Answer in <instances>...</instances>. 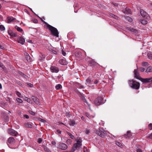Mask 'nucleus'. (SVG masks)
<instances>
[{
	"label": "nucleus",
	"instance_id": "obj_44",
	"mask_svg": "<svg viewBox=\"0 0 152 152\" xmlns=\"http://www.w3.org/2000/svg\"><path fill=\"white\" fill-rule=\"evenodd\" d=\"M85 133L87 134H89L90 132L88 129H86L85 131Z\"/></svg>",
	"mask_w": 152,
	"mask_h": 152
},
{
	"label": "nucleus",
	"instance_id": "obj_46",
	"mask_svg": "<svg viewBox=\"0 0 152 152\" xmlns=\"http://www.w3.org/2000/svg\"><path fill=\"white\" fill-rule=\"evenodd\" d=\"M42 139L41 138H39L38 139V142L39 143H41L42 141Z\"/></svg>",
	"mask_w": 152,
	"mask_h": 152
},
{
	"label": "nucleus",
	"instance_id": "obj_18",
	"mask_svg": "<svg viewBox=\"0 0 152 152\" xmlns=\"http://www.w3.org/2000/svg\"><path fill=\"white\" fill-rule=\"evenodd\" d=\"M59 62L60 64L63 65H66L67 64V63L65 60L63 59L59 60Z\"/></svg>",
	"mask_w": 152,
	"mask_h": 152
},
{
	"label": "nucleus",
	"instance_id": "obj_27",
	"mask_svg": "<svg viewBox=\"0 0 152 152\" xmlns=\"http://www.w3.org/2000/svg\"><path fill=\"white\" fill-rule=\"evenodd\" d=\"M25 125L28 128H31L32 127L31 124L30 123H26L25 124Z\"/></svg>",
	"mask_w": 152,
	"mask_h": 152
},
{
	"label": "nucleus",
	"instance_id": "obj_19",
	"mask_svg": "<svg viewBox=\"0 0 152 152\" xmlns=\"http://www.w3.org/2000/svg\"><path fill=\"white\" fill-rule=\"evenodd\" d=\"M26 60L27 61L29 62H30L32 60V58L30 57L28 53H26Z\"/></svg>",
	"mask_w": 152,
	"mask_h": 152
},
{
	"label": "nucleus",
	"instance_id": "obj_4",
	"mask_svg": "<svg viewBox=\"0 0 152 152\" xmlns=\"http://www.w3.org/2000/svg\"><path fill=\"white\" fill-rule=\"evenodd\" d=\"M94 132L97 135L102 137H104V134H106L107 132L104 129L102 128H100L98 130H96Z\"/></svg>",
	"mask_w": 152,
	"mask_h": 152
},
{
	"label": "nucleus",
	"instance_id": "obj_12",
	"mask_svg": "<svg viewBox=\"0 0 152 152\" xmlns=\"http://www.w3.org/2000/svg\"><path fill=\"white\" fill-rule=\"evenodd\" d=\"M18 41L19 43L23 45L25 42V39L22 37H19L18 39Z\"/></svg>",
	"mask_w": 152,
	"mask_h": 152
},
{
	"label": "nucleus",
	"instance_id": "obj_25",
	"mask_svg": "<svg viewBox=\"0 0 152 152\" xmlns=\"http://www.w3.org/2000/svg\"><path fill=\"white\" fill-rule=\"evenodd\" d=\"M55 88H56V89L58 90L59 89L61 88H62V86L61 84H58L56 86Z\"/></svg>",
	"mask_w": 152,
	"mask_h": 152
},
{
	"label": "nucleus",
	"instance_id": "obj_1",
	"mask_svg": "<svg viewBox=\"0 0 152 152\" xmlns=\"http://www.w3.org/2000/svg\"><path fill=\"white\" fill-rule=\"evenodd\" d=\"M82 139L81 137H77L75 140L73 146L70 152H74L75 151L82 149Z\"/></svg>",
	"mask_w": 152,
	"mask_h": 152
},
{
	"label": "nucleus",
	"instance_id": "obj_33",
	"mask_svg": "<svg viewBox=\"0 0 152 152\" xmlns=\"http://www.w3.org/2000/svg\"><path fill=\"white\" fill-rule=\"evenodd\" d=\"M116 143L117 145L120 147H121L122 146V144L120 142L117 141L116 142Z\"/></svg>",
	"mask_w": 152,
	"mask_h": 152
},
{
	"label": "nucleus",
	"instance_id": "obj_50",
	"mask_svg": "<svg viewBox=\"0 0 152 152\" xmlns=\"http://www.w3.org/2000/svg\"><path fill=\"white\" fill-rule=\"evenodd\" d=\"M84 102L86 103L87 105H88L89 106H90V105L88 103V102H87L86 100L84 98L83 99Z\"/></svg>",
	"mask_w": 152,
	"mask_h": 152
},
{
	"label": "nucleus",
	"instance_id": "obj_41",
	"mask_svg": "<svg viewBox=\"0 0 152 152\" xmlns=\"http://www.w3.org/2000/svg\"><path fill=\"white\" fill-rule=\"evenodd\" d=\"M141 23L143 24H146L147 23V21L145 20H142V21Z\"/></svg>",
	"mask_w": 152,
	"mask_h": 152
},
{
	"label": "nucleus",
	"instance_id": "obj_49",
	"mask_svg": "<svg viewBox=\"0 0 152 152\" xmlns=\"http://www.w3.org/2000/svg\"><path fill=\"white\" fill-rule=\"evenodd\" d=\"M44 149L45 151L48 152H49L50 151L49 149L46 147H44Z\"/></svg>",
	"mask_w": 152,
	"mask_h": 152
},
{
	"label": "nucleus",
	"instance_id": "obj_40",
	"mask_svg": "<svg viewBox=\"0 0 152 152\" xmlns=\"http://www.w3.org/2000/svg\"><path fill=\"white\" fill-rule=\"evenodd\" d=\"M20 75H22V76H23L24 78H26L27 77L26 75H25L23 73H22L21 72H20Z\"/></svg>",
	"mask_w": 152,
	"mask_h": 152
},
{
	"label": "nucleus",
	"instance_id": "obj_37",
	"mask_svg": "<svg viewBox=\"0 0 152 152\" xmlns=\"http://www.w3.org/2000/svg\"><path fill=\"white\" fill-rule=\"evenodd\" d=\"M148 138L152 139V133L147 136Z\"/></svg>",
	"mask_w": 152,
	"mask_h": 152
},
{
	"label": "nucleus",
	"instance_id": "obj_57",
	"mask_svg": "<svg viewBox=\"0 0 152 152\" xmlns=\"http://www.w3.org/2000/svg\"><path fill=\"white\" fill-rule=\"evenodd\" d=\"M62 55L64 56H66V53L64 51H63V50H62Z\"/></svg>",
	"mask_w": 152,
	"mask_h": 152
},
{
	"label": "nucleus",
	"instance_id": "obj_7",
	"mask_svg": "<svg viewBox=\"0 0 152 152\" xmlns=\"http://www.w3.org/2000/svg\"><path fill=\"white\" fill-rule=\"evenodd\" d=\"M8 133L12 136H17L18 134L17 132L12 129H9L8 130Z\"/></svg>",
	"mask_w": 152,
	"mask_h": 152
},
{
	"label": "nucleus",
	"instance_id": "obj_34",
	"mask_svg": "<svg viewBox=\"0 0 152 152\" xmlns=\"http://www.w3.org/2000/svg\"><path fill=\"white\" fill-rule=\"evenodd\" d=\"M0 67H1L3 69H6L5 66L3 64L1 63H0Z\"/></svg>",
	"mask_w": 152,
	"mask_h": 152
},
{
	"label": "nucleus",
	"instance_id": "obj_2",
	"mask_svg": "<svg viewBox=\"0 0 152 152\" xmlns=\"http://www.w3.org/2000/svg\"><path fill=\"white\" fill-rule=\"evenodd\" d=\"M39 18L41 19L42 21L46 25L47 28H48L52 34L56 37H58V33L57 29L56 28L49 25L47 22L42 20L40 18Z\"/></svg>",
	"mask_w": 152,
	"mask_h": 152
},
{
	"label": "nucleus",
	"instance_id": "obj_38",
	"mask_svg": "<svg viewBox=\"0 0 152 152\" xmlns=\"http://www.w3.org/2000/svg\"><path fill=\"white\" fill-rule=\"evenodd\" d=\"M66 142L67 144H70L72 142V140L71 139H68Z\"/></svg>",
	"mask_w": 152,
	"mask_h": 152
},
{
	"label": "nucleus",
	"instance_id": "obj_55",
	"mask_svg": "<svg viewBox=\"0 0 152 152\" xmlns=\"http://www.w3.org/2000/svg\"><path fill=\"white\" fill-rule=\"evenodd\" d=\"M57 133L58 134H60L61 133V131L59 130H57L56 131Z\"/></svg>",
	"mask_w": 152,
	"mask_h": 152
},
{
	"label": "nucleus",
	"instance_id": "obj_42",
	"mask_svg": "<svg viewBox=\"0 0 152 152\" xmlns=\"http://www.w3.org/2000/svg\"><path fill=\"white\" fill-rule=\"evenodd\" d=\"M139 70L141 72H143L145 71V69L142 67H140L139 68Z\"/></svg>",
	"mask_w": 152,
	"mask_h": 152
},
{
	"label": "nucleus",
	"instance_id": "obj_17",
	"mask_svg": "<svg viewBox=\"0 0 152 152\" xmlns=\"http://www.w3.org/2000/svg\"><path fill=\"white\" fill-rule=\"evenodd\" d=\"M15 18L12 17H8L7 18V21L8 23H10L11 22L14 21Z\"/></svg>",
	"mask_w": 152,
	"mask_h": 152
},
{
	"label": "nucleus",
	"instance_id": "obj_51",
	"mask_svg": "<svg viewBox=\"0 0 152 152\" xmlns=\"http://www.w3.org/2000/svg\"><path fill=\"white\" fill-rule=\"evenodd\" d=\"M27 84L29 86L31 87H33V84H31V83H27Z\"/></svg>",
	"mask_w": 152,
	"mask_h": 152
},
{
	"label": "nucleus",
	"instance_id": "obj_52",
	"mask_svg": "<svg viewBox=\"0 0 152 152\" xmlns=\"http://www.w3.org/2000/svg\"><path fill=\"white\" fill-rule=\"evenodd\" d=\"M23 116L26 119H28L29 118V116L27 115H24Z\"/></svg>",
	"mask_w": 152,
	"mask_h": 152
},
{
	"label": "nucleus",
	"instance_id": "obj_15",
	"mask_svg": "<svg viewBox=\"0 0 152 152\" xmlns=\"http://www.w3.org/2000/svg\"><path fill=\"white\" fill-rule=\"evenodd\" d=\"M9 34L12 37H15L17 36V34L16 33L12 32L10 30L8 31Z\"/></svg>",
	"mask_w": 152,
	"mask_h": 152
},
{
	"label": "nucleus",
	"instance_id": "obj_14",
	"mask_svg": "<svg viewBox=\"0 0 152 152\" xmlns=\"http://www.w3.org/2000/svg\"><path fill=\"white\" fill-rule=\"evenodd\" d=\"M15 141V139L12 137H10L8 140V142L11 144H13L14 143Z\"/></svg>",
	"mask_w": 152,
	"mask_h": 152
},
{
	"label": "nucleus",
	"instance_id": "obj_20",
	"mask_svg": "<svg viewBox=\"0 0 152 152\" xmlns=\"http://www.w3.org/2000/svg\"><path fill=\"white\" fill-rule=\"evenodd\" d=\"M126 138L130 137L131 136V132L130 131H128L127 132V134L124 135Z\"/></svg>",
	"mask_w": 152,
	"mask_h": 152
},
{
	"label": "nucleus",
	"instance_id": "obj_9",
	"mask_svg": "<svg viewBox=\"0 0 152 152\" xmlns=\"http://www.w3.org/2000/svg\"><path fill=\"white\" fill-rule=\"evenodd\" d=\"M142 82L144 83H149L152 82V78H143L141 77L139 80Z\"/></svg>",
	"mask_w": 152,
	"mask_h": 152
},
{
	"label": "nucleus",
	"instance_id": "obj_48",
	"mask_svg": "<svg viewBox=\"0 0 152 152\" xmlns=\"http://www.w3.org/2000/svg\"><path fill=\"white\" fill-rule=\"evenodd\" d=\"M111 16L112 17H113V18H114L115 19H117V17L116 16H115L113 14H111Z\"/></svg>",
	"mask_w": 152,
	"mask_h": 152
},
{
	"label": "nucleus",
	"instance_id": "obj_21",
	"mask_svg": "<svg viewBox=\"0 0 152 152\" xmlns=\"http://www.w3.org/2000/svg\"><path fill=\"white\" fill-rule=\"evenodd\" d=\"M146 72H152V66H149L146 69Z\"/></svg>",
	"mask_w": 152,
	"mask_h": 152
},
{
	"label": "nucleus",
	"instance_id": "obj_63",
	"mask_svg": "<svg viewBox=\"0 0 152 152\" xmlns=\"http://www.w3.org/2000/svg\"><path fill=\"white\" fill-rule=\"evenodd\" d=\"M51 143L53 145H55L56 144V142L55 141H52L51 142Z\"/></svg>",
	"mask_w": 152,
	"mask_h": 152
},
{
	"label": "nucleus",
	"instance_id": "obj_6",
	"mask_svg": "<svg viewBox=\"0 0 152 152\" xmlns=\"http://www.w3.org/2000/svg\"><path fill=\"white\" fill-rule=\"evenodd\" d=\"M140 12L141 16L145 19H149L150 18L148 14L143 10L141 9L140 10Z\"/></svg>",
	"mask_w": 152,
	"mask_h": 152
},
{
	"label": "nucleus",
	"instance_id": "obj_3",
	"mask_svg": "<svg viewBox=\"0 0 152 152\" xmlns=\"http://www.w3.org/2000/svg\"><path fill=\"white\" fill-rule=\"evenodd\" d=\"M128 83L131 87L135 89H139L140 86L139 82L133 80H129Z\"/></svg>",
	"mask_w": 152,
	"mask_h": 152
},
{
	"label": "nucleus",
	"instance_id": "obj_22",
	"mask_svg": "<svg viewBox=\"0 0 152 152\" xmlns=\"http://www.w3.org/2000/svg\"><path fill=\"white\" fill-rule=\"evenodd\" d=\"M90 64L92 65H96V62H95L94 60H91L90 61Z\"/></svg>",
	"mask_w": 152,
	"mask_h": 152
},
{
	"label": "nucleus",
	"instance_id": "obj_64",
	"mask_svg": "<svg viewBox=\"0 0 152 152\" xmlns=\"http://www.w3.org/2000/svg\"><path fill=\"white\" fill-rule=\"evenodd\" d=\"M114 5L115 6H118V4H116V3Z\"/></svg>",
	"mask_w": 152,
	"mask_h": 152
},
{
	"label": "nucleus",
	"instance_id": "obj_23",
	"mask_svg": "<svg viewBox=\"0 0 152 152\" xmlns=\"http://www.w3.org/2000/svg\"><path fill=\"white\" fill-rule=\"evenodd\" d=\"M24 100L28 102L29 103H32V101L29 98H28V97H26L24 98Z\"/></svg>",
	"mask_w": 152,
	"mask_h": 152
},
{
	"label": "nucleus",
	"instance_id": "obj_30",
	"mask_svg": "<svg viewBox=\"0 0 152 152\" xmlns=\"http://www.w3.org/2000/svg\"><path fill=\"white\" fill-rule=\"evenodd\" d=\"M5 30V28L4 26L2 25H0V30L1 31H3Z\"/></svg>",
	"mask_w": 152,
	"mask_h": 152
},
{
	"label": "nucleus",
	"instance_id": "obj_13",
	"mask_svg": "<svg viewBox=\"0 0 152 152\" xmlns=\"http://www.w3.org/2000/svg\"><path fill=\"white\" fill-rule=\"evenodd\" d=\"M32 99L33 100L36 104L38 105L40 104V103L39 101V99L37 97L33 96L32 97Z\"/></svg>",
	"mask_w": 152,
	"mask_h": 152
},
{
	"label": "nucleus",
	"instance_id": "obj_32",
	"mask_svg": "<svg viewBox=\"0 0 152 152\" xmlns=\"http://www.w3.org/2000/svg\"><path fill=\"white\" fill-rule=\"evenodd\" d=\"M16 100L19 103H21L23 102L22 100L19 98H17Z\"/></svg>",
	"mask_w": 152,
	"mask_h": 152
},
{
	"label": "nucleus",
	"instance_id": "obj_39",
	"mask_svg": "<svg viewBox=\"0 0 152 152\" xmlns=\"http://www.w3.org/2000/svg\"><path fill=\"white\" fill-rule=\"evenodd\" d=\"M126 10L127 11V13L129 14H131V10L129 9L126 8Z\"/></svg>",
	"mask_w": 152,
	"mask_h": 152
},
{
	"label": "nucleus",
	"instance_id": "obj_54",
	"mask_svg": "<svg viewBox=\"0 0 152 152\" xmlns=\"http://www.w3.org/2000/svg\"><path fill=\"white\" fill-rule=\"evenodd\" d=\"M52 52L53 53H54L55 54H57V53L56 51H55V50H52Z\"/></svg>",
	"mask_w": 152,
	"mask_h": 152
},
{
	"label": "nucleus",
	"instance_id": "obj_36",
	"mask_svg": "<svg viewBox=\"0 0 152 152\" xmlns=\"http://www.w3.org/2000/svg\"><path fill=\"white\" fill-rule=\"evenodd\" d=\"M148 63L147 62H143L142 63V65L143 66H148Z\"/></svg>",
	"mask_w": 152,
	"mask_h": 152
},
{
	"label": "nucleus",
	"instance_id": "obj_45",
	"mask_svg": "<svg viewBox=\"0 0 152 152\" xmlns=\"http://www.w3.org/2000/svg\"><path fill=\"white\" fill-rule=\"evenodd\" d=\"M150 130L152 129V124H150L148 126Z\"/></svg>",
	"mask_w": 152,
	"mask_h": 152
},
{
	"label": "nucleus",
	"instance_id": "obj_47",
	"mask_svg": "<svg viewBox=\"0 0 152 152\" xmlns=\"http://www.w3.org/2000/svg\"><path fill=\"white\" fill-rule=\"evenodd\" d=\"M98 82L99 81L98 79H95V80L94 82L93 81V83H94V84H96L98 83Z\"/></svg>",
	"mask_w": 152,
	"mask_h": 152
},
{
	"label": "nucleus",
	"instance_id": "obj_62",
	"mask_svg": "<svg viewBox=\"0 0 152 152\" xmlns=\"http://www.w3.org/2000/svg\"><path fill=\"white\" fill-rule=\"evenodd\" d=\"M0 48L1 49L3 50L4 49V48L3 46L0 45Z\"/></svg>",
	"mask_w": 152,
	"mask_h": 152
},
{
	"label": "nucleus",
	"instance_id": "obj_8",
	"mask_svg": "<svg viewBox=\"0 0 152 152\" xmlns=\"http://www.w3.org/2000/svg\"><path fill=\"white\" fill-rule=\"evenodd\" d=\"M134 72L135 78L139 80L141 77L140 75L138 69H134Z\"/></svg>",
	"mask_w": 152,
	"mask_h": 152
},
{
	"label": "nucleus",
	"instance_id": "obj_5",
	"mask_svg": "<svg viewBox=\"0 0 152 152\" xmlns=\"http://www.w3.org/2000/svg\"><path fill=\"white\" fill-rule=\"evenodd\" d=\"M103 103V98L100 96L98 97L94 101V103L96 105H99Z\"/></svg>",
	"mask_w": 152,
	"mask_h": 152
},
{
	"label": "nucleus",
	"instance_id": "obj_56",
	"mask_svg": "<svg viewBox=\"0 0 152 152\" xmlns=\"http://www.w3.org/2000/svg\"><path fill=\"white\" fill-rule=\"evenodd\" d=\"M149 58L152 59V54H149L148 56Z\"/></svg>",
	"mask_w": 152,
	"mask_h": 152
},
{
	"label": "nucleus",
	"instance_id": "obj_29",
	"mask_svg": "<svg viewBox=\"0 0 152 152\" xmlns=\"http://www.w3.org/2000/svg\"><path fill=\"white\" fill-rule=\"evenodd\" d=\"M129 30L131 31H132L135 33H136L137 31L136 29H134L133 28H129Z\"/></svg>",
	"mask_w": 152,
	"mask_h": 152
},
{
	"label": "nucleus",
	"instance_id": "obj_28",
	"mask_svg": "<svg viewBox=\"0 0 152 152\" xmlns=\"http://www.w3.org/2000/svg\"><path fill=\"white\" fill-rule=\"evenodd\" d=\"M15 28L19 32H21L23 31V29L17 26L15 27Z\"/></svg>",
	"mask_w": 152,
	"mask_h": 152
},
{
	"label": "nucleus",
	"instance_id": "obj_31",
	"mask_svg": "<svg viewBox=\"0 0 152 152\" xmlns=\"http://www.w3.org/2000/svg\"><path fill=\"white\" fill-rule=\"evenodd\" d=\"M67 133L68 134V135L70 136L71 138L72 139H74V137L72 134L69 133V132H67Z\"/></svg>",
	"mask_w": 152,
	"mask_h": 152
},
{
	"label": "nucleus",
	"instance_id": "obj_53",
	"mask_svg": "<svg viewBox=\"0 0 152 152\" xmlns=\"http://www.w3.org/2000/svg\"><path fill=\"white\" fill-rule=\"evenodd\" d=\"M83 149L84 152H86V151L87 152H88V150L87 149V148L86 147H84Z\"/></svg>",
	"mask_w": 152,
	"mask_h": 152
},
{
	"label": "nucleus",
	"instance_id": "obj_11",
	"mask_svg": "<svg viewBox=\"0 0 152 152\" xmlns=\"http://www.w3.org/2000/svg\"><path fill=\"white\" fill-rule=\"evenodd\" d=\"M50 70L51 72L53 73H57L59 71L58 68L55 66H51Z\"/></svg>",
	"mask_w": 152,
	"mask_h": 152
},
{
	"label": "nucleus",
	"instance_id": "obj_10",
	"mask_svg": "<svg viewBox=\"0 0 152 152\" xmlns=\"http://www.w3.org/2000/svg\"><path fill=\"white\" fill-rule=\"evenodd\" d=\"M58 148L61 149L65 150L67 149V146L66 144L64 143H61L59 144Z\"/></svg>",
	"mask_w": 152,
	"mask_h": 152
},
{
	"label": "nucleus",
	"instance_id": "obj_43",
	"mask_svg": "<svg viewBox=\"0 0 152 152\" xmlns=\"http://www.w3.org/2000/svg\"><path fill=\"white\" fill-rule=\"evenodd\" d=\"M32 21L33 22L35 23H37L38 22V20L37 19H34L32 20Z\"/></svg>",
	"mask_w": 152,
	"mask_h": 152
},
{
	"label": "nucleus",
	"instance_id": "obj_35",
	"mask_svg": "<svg viewBox=\"0 0 152 152\" xmlns=\"http://www.w3.org/2000/svg\"><path fill=\"white\" fill-rule=\"evenodd\" d=\"M126 19L129 22H131L133 21L132 19L131 18L127 17Z\"/></svg>",
	"mask_w": 152,
	"mask_h": 152
},
{
	"label": "nucleus",
	"instance_id": "obj_24",
	"mask_svg": "<svg viewBox=\"0 0 152 152\" xmlns=\"http://www.w3.org/2000/svg\"><path fill=\"white\" fill-rule=\"evenodd\" d=\"M69 124L70 126H73L75 124V122L73 120H71L69 121Z\"/></svg>",
	"mask_w": 152,
	"mask_h": 152
},
{
	"label": "nucleus",
	"instance_id": "obj_58",
	"mask_svg": "<svg viewBox=\"0 0 152 152\" xmlns=\"http://www.w3.org/2000/svg\"><path fill=\"white\" fill-rule=\"evenodd\" d=\"M17 83L20 86H22V83L20 81H17Z\"/></svg>",
	"mask_w": 152,
	"mask_h": 152
},
{
	"label": "nucleus",
	"instance_id": "obj_59",
	"mask_svg": "<svg viewBox=\"0 0 152 152\" xmlns=\"http://www.w3.org/2000/svg\"><path fill=\"white\" fill-rule=\"evenodd\" d=\"M39 120L40 121H41L42 122H46V121L45 120L41 118H40Z\"/></svg>",
	"mask_w": 152,
	"mask_h": 152
},
{
	"label": "nucleus",
	"instance_id": "obj_16",
	"mask_svg": "<svg viewBox=\"0 0 152 152\" xmlns=\"http://www.w3.org/2000/svg\"><path fill=\"white\" fill-rule=\"evenodd\" d=\"M93 83V80L90 78H88L86 80L87 85L92 84Z\"/></svg>",
	"mask_w": 152,
	"mask_h": 152
},
{
	"label": "nucleus",
	"instance_id": "obj_26",
	"mask_svg": "<svg viewBox=\"0 0 152 152\" xmlns=\"http://www.w3.org/2000/svg\"><path fill=\"white\" fill-rule=\"evenodd\" d=\"M16 94L17 96L19 97L22 98L23 97V96L18 91H16Z\"/></svg>",
	"mask_w": 152,
	"mask_h": 152
},
{
	"label": "nucleus",
	"instance_id": "obj_60",
	"mask_svg": "<svg viewBox=\"0 0 152 152\" xmlns=\"http://www.w3.org/2000/svg\"><path fill=\"white\" fill-rule=\"evenodd\" d=\"M30 113L32 115H35V113L32 111H30Z\"/></svg>",
	"mask_w": 152,
	"mask_h": 152
},
{
	"label": "nucleus",
	"instance_id": "obj_61",
	"mask_svg": "<svg viewBox=\"0 0 152 152\" xmlns=\"http://www.w3.org/2000/svg\"><path fill=\"white\" fill-rule=\"evenodd\" d=\"M137 152H142V151L140 149H137Z\"/></svg>",
	"mask_w": 152,
	"mask_h": 152
}]
</instances>
